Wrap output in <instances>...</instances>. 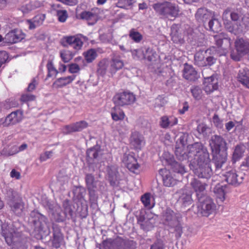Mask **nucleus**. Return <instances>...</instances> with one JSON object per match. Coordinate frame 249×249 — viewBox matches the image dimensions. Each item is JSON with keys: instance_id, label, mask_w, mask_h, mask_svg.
<instances>
[{"instance_id": "nucleus-1", "label": "nucleus", "mask_w": 249, "mask_h": 249, "mask_svg": "<svg viewBox=\"0 0 249 249\" xmlns=\"http://www.w3.org/2000/svg\"><path fill=\"white\" fill-rule=\"evenodd\" d=\"M189 147V157L194 158L190 168L194 174L201 178H210L213 175L211 160L206 147L200 142H195Z\"/></svg>"}, {"instance_id": "nucleus-2", "label": "nucleus", "mask_w": 249, "mask_h": 249, "mask_svg": "<svg viewBox=\"0 0 249 249\" xmlns=\"http://www.w3.org/2000/svg\"><path fill=\"white\" fill-rule=\"evenodd\" d=\"M16 224H2L1 234L7 244L12 246V249H25L27 246L28 239L21 234L18 228H14Z\"/></svg>"}, {"instance_id": "nucleus-3", "label": "nucleus", "mask_w": 249, "mask_h": 249, "mask_svg": "<svg viewBox=\"0 0 249 249\" xmlns=\"http://www.w3.org/2000/svg\"><path fill=\"white\" fill-rule=\"evenodd\" d=\"M209 144L216 170L219 169L227 160V142L223 137L215 135L211 137Z\"/></svg>"}, {"instance_id": "nucleus-4", "label": "nucleus", "mask_w": 249, "mask_h": 249, "mask_svg": "<svg viewBox=\"0 0 249 249\" xmlns=\"http://www.w3.org/2000/svg\"><path fill=\"white\" fill-rule=\"evenodd\" d=\"M152 7L158 16L164 18H176L179 14L178 5L170 1L158 2L153 4Z\"/></svg>"}, {"instance_id": "nucleus-5", "label": "nucleus", "mask_w": 249, "mask_h": 249, "mask_svg": "<svg viewBox=\"0 0 249 249\" xmlns=\"http://www.w3.org/2000/svg\"><path fill=\"white\" fill-rule=\"evenodd\" d=\"M28 223L31 229L38 233L45 231L47 227L45 216L36 211L31 213Z\"/></svg>"}, {"instance_id": "nucleus-6", "label": "nucleus", "mask_w": 249, "mask_h": 249, "mask_svg": "<svg viewBox=\"0 0 249 249\" xmlns=\"http://www.w3.org/2000/svg\"><path fill=\"white\" fill-rule=\"evenodd\" d=\"M198 206V212L203 216L208 217L216 211V205L209 196H204Z\"/></svg>"}, {"instance_id": "nucleus-7", "label": "nucleus", "mask_w": 249, "mask_h": 249, "mask_svg": "<svg viewBox=\"0 0 249 249\" xmlns=\"http://www.w3.org/2000/svg\"><path fill=\"white\" fill-rule=\"evenodd\" d=\"M225 180L231 185L237 186L242 183L244 175L242 173H237L235 169H231L224 175Z\"/></svg>"}, {"instance_id": "nucleus-8", "label": "nucleus", "mask_w": 249, "mask_h": 249, "mask_svg": "<svg viewBox=\"0 0 249 249\" xmlns=\"http://www.w3.org/2000/svg\"><path fill=\"white\" fill-rule=\"evenodd\" d=\"M135 96L131 92H124L116 94L113 98L115 105L119 106L129 105L134 102Z\"/></svg>"}, {"instance_id": "nucleus-9", "label": "nucleus", "mask_w": 249, "mask_h": 249, "mask_svg": "<svg viewBox=\"0 0 249 249\" xmlns=\"http://www.w3.org/2000/svg\"><path fill=\"white\" fill-rule=\"evenodd\" d=\"M25 37L21 30L14 29L7 33L4 37V43L8 44L17 43L21 41Z\"/></svg>"}, {"instance_id": "nucleus-10", "label": "nucleus", "mask_w": 249, "mask_h": 249, "mask_svg": "<svg viewBox=\"0 0 249 249\" xmlns=\"http://www.w3.org/2000/svg\"><path fill=\"white\" fill-rule=\"evenodd\" d=\"M122 162L125 167L131 172L136 173L140 167L136 158L132 155L125 153L122 158Z\"/></svg>"}, {"instance_id": "nucleus-11", "label": "nucleus", "mask_w": 249, "mask_h": 249, "mask_svg": "<svg viewBox=\"0 0 249 249\" xmlns=\"http://www.w3.org/2000/svg\"><path fill=\"white\" fill-rule=\"evenodd\" d=\"M190 185L196 193L198 200L201 201L204 196H205L204 193L207 184L194 178L192 179Z\"/></svg>"}, {"instance_id": "nucleus-12", "label": "nucleus", "mask_w": 249, "mask_h": 249, "mask_svg": "<svg viewBox=\"0 0 249 249\" xmlns=\"http://www.w3.org/2000/svg\"><path fill=\"white\" fill-rule=\"evenodd\" d=\"M204 90L207 94H210L218 89V81L216 75H212L211 76L204 77L203 82Z\"/></svg>"}, {"instance_id": "nucleus-13", "label": "nucleus", "mask_w": 249, "mask_h": 249, "mask_svg": "<svg viewBox=\"0 0 249 249\" xmlns=\"http://www.w3.org/2000/svg\"><path fill=\"white\" fill-rule=\"evenodd\" d=\"M162 216L164 224L167 226L179 219H182V216L180 214L176 213L170 208H167L163 211Z\"/></svg>"}, {"instance_id": "nucleus-14", "label": "nucleus", "mask_w": 249, "mask_h": 249, "mask_svg": "<svg viewBox=\"0 0 249 249\" xmlns=\"http://www.w3.org/2000/svg\"><path fill=\"white\" fill-rule=\"evenodd\" d=\"M171 39L174 43L177 44H183L184 40V31L177 24H173L171 28Z\"/></svg>"}, {"instance_id": "nucleus-15", "label": "nucleus", "mask_w": 249, "mask_h": 249, "mask_svg": "<svg viewBox=\"0 0 249 249\" xmlns=\"http://www.w3.org/2000/svg\"><path fill=\"white\" fill-rule=\"evenodd\" d=\"M215 44L218 48L221 47L223 50H226L231 45V40L226 34L221 33L214 36Z\"/></svg>"}, {"instance_id": "nucleus-16", "label": "nucleus", "mask_w": 249, "mask_h": 249, "mask_svg": "<svg viewBox=\"0 0 249 249\" xmlns=\"http://www.w3.org/2000/svg\"><path fill=\"white\" fill-rule=\"evenodd\" d=\"M124 66V62L119 56H114L112 58L108 70L109 76H113L118 71L122 69Z\"/></svg>"}, {"instance_id": "nucleus-17", "label": "nucleus", "mask_w": 249, "mask_h": 249, "mask_svg": "<svg viewBox=\"0 0 249 249\" xmlns=\"http://www.w3.org/2000/svg\"><path fill=\"white\" fill-rule=\"evenodd\" d=\"M182 75L185 79L190 81H195L199 78V75L195 69L187 63L184 65Z\"/></svg>"}, {"instance_id": "nucleus-18", "label": "nucleus", "mask_w": 249, "mask_h": 249, "mask_svg": "<svg viewBox=\"0 0 249 249\" xmlns=\"http://www.w3.org/2000/svg\"><path fill=\"white\" fill-rule=\"evenodd\" d=\"M214 49V47H212L209 49L203 51L200 50L196 53L195 55V64L199 67H205V58L207 54H211V52Z\"/></svg>"}, {"instance_id": "nucleus-19", "label": "nucleus", "mask_w": 249, "mask_h": 249, "mask_svg": "<svg viewBox=\"0 0 249 249\" xmlns=\"http://www.w3.org/2000/svg\"><path fill=\"white\" fill-rule=\"evenodd\" d=\"M236 77L238 81L244 87L249 89V69L248 68L240 69Z\"/></svg>"}, {"instance_id": "nucleus-20", "label": "nucleus", "mask_w": 249, "mask_h": 249, "mask_svg": "<svg viewBox=\"0 0 249 249\" xmlns=\"http://www.w3.org/2000/svg\"><path fill=\"white\" fill-rule=\"evenodd\" d=\"M22 117L21 110H16L12 112L5 119V126H8L19 122L21 120Z\"/></svg>"}, {"instance_id": "nucleus-21", "label": "nucleus", "mask_w": 249, "mask_h": 249, "mask_svg": "<svg viewBox=\"0 0 249 249\" xmlns=\"http://www.w3.org/2000/svg\"><path fill=\"white\" fill-rule=\"evenodd\" d=\"M159 172L162 176L163 183L165 186L172 187L177 184V180L172 177L168 170L166 169H160Z\"/></svg>"}, {"instance_id": "nucleus-22", "label": "nucleus", "mask_w": 249, "mask_h": 249, "mask_svg": "<svg viewBox=\"0 0 249 249\" xmlns=\"http://www.w3.org/2000/svg\"><path fill=\"white\" fill-rule=\"evenodd\" d=\"M127 240H125L122 237H117L113 240H107L104 242L103 245L106 249H109L111 247H115L117 249H119L121 246H124Z\"/></svg>"}, {"instance_id": "nucleus-23", "label": "nucleus", "mask_w": 249, "mask_h": 249, "mask_svg": "<svg viewBox=\"0 0 249 249\" xmlns=\"http://www.w3.org/2000/svg\"><path fill=\"white\" fill-rule=\"evenodd\" d=\"M235 46L238 53L240 54H244L249 52V42L242 38L236 40Z\"/></svg>"}, {"instance_id": "nucleus-24", "label": "nucleus", "mask_w": 249, "mask_h": 249, "mask_svg": "<svg viewBox=\"0 0 249 249\" xmlns=\"http://www.w3.org/2000/svg\"><path fill=\"white\" fill-rule=\"evenodd\" d=\"M195 16L198 22L204 23L212 18V13L206 8H201L197 10Z\"/></svg>"}, {"instance_id": "nucleus-25", "label": "nucleus", "mask_w": 249, "mask_h": 249, "mask_svg": "<svg viewBox=\"0 0 249 249\" xmlns=\"http://www.w3.org/2000/svg\"><path fill=\"white\" fill-rule=\"evenodd\" d=\"M181 220L182 219H179L168 226L170 232L175 234V237L177 239H179L183 233V227L181 224Z\"/></svg>"}, {"instance_id": "nucleus-26", "label": "nucleus", "mask_w": 249, "mask_h": 249, "mask_svg": "<svg viewBox=\"0 0 249 249\" xmlns=\"http://www.w3.org/2000/svg\"><path fill=\"white\" fill-rule=\"evenodd\" d=\"M12 211L17 215L21 214L24 209V203L21 199L11 200L9 202Z\"/></svg>"}, {"instance_id": "nucleus-27", "label": "nucleus", "mask_w": 249, "mask_h": 249, "mask_svg": "<svg viewBox=\"0 0 249 249\" xmlns=\"http://www.w3.org/2000/svg\"><path fill=\"white\" fill-rule=\"evenodd\" d=\"M42 6V3L36 0H31L29 3L21 6L19 10L23 14H28L32 10L39 8Z\"/></svg>"}, {"instance_id": "nucleus-28", "label": "nucleus", "mask_w": 249, "mask_h": 249, "mask_svg": "<svg viewBox=\"0 0 249 249\" xmlns=\"http://www.w3.org/2000/svg\"><path fill=\"white\" fill-rule=\"evenodd\" d=\"M60 44L65 47L74 45V48L78 46V35L64 36L60 40Z\"/></svg>"}, {"instance_id": "nucleus-29", "label": "nucleus", "mask_w": 249, "mask_h": 249, "mask_svg": "<svg viewBox=\"0 0 249 249\" xmlns=\"http://www.w3.org/2000/svg\"><path fill=\"white\" fill-rule=\"evenodd\" d=\"M143 142V138L139 133H133L130 138V144L135 149H141Z\"/></svg>"}, {"instance_id": "nucleus-30", "label": "nucleus", "mask_w": 249, "mask_h": 249, "mask_svg": "<svg viewBox=\"0 0 249 249\" xmlns=\"http://www.w3.org/2000/svg\"><path fill=\"white\" fill-rule=\"evenodd\" d=\"M178 200L184 206L191 205L193 201L191 192L185 188L182 189L181 190V195L179 196Z\"/></svg>"}, {"instance_id": "nucleus-31", "label": "nucleus", "mask_w": 249, "mask_h": 249, "mask_svg": "<svg viewBox=\"0 0 249 249\" xmlns=\"http://www.w3.org/2000/svg\"><path fill=\"white\" fill-rule=\"evenodd\" d=\"M80 18L87 21L89 25H93L97 21L98 16L94 13L90 11H84L80 14Z\"/></svg>"}, {"instance_id": "nucleus-32", "label": "nucleus", "mask_w": 249, "mask_h": 249, "mask_svg": "<svg viewBox=\"0 0 249 249\" xmlns=\"http://www.w3.org/2000/svg\"><path fill=\"white\" fill-rule=\"evenodd\" d=\"M227 187L226 185H223L220 183L217 184L213 189V192L218 199L217 201L223 202L225 199V189Z\"/></svg>"}, {"instance_id": "nucleus-33", "label": "nucleus", "mask_w": 249, "mask_h": 249, "mask_svg": "<svg viewBox=\"0 0 249 249\" xmlns=\"http://www.w3.org/2000/svg\"><path fill=\"white\" fill-rule=\"evenodd\" d=\"M87 188L90 192L92 191L94 192L95 191H99L101 194H103L106 189V185L102 181L94 180L92 182L91 185L88 186Z\"/></svg>"}, {"instance_id": "nucleus-34", "label": "nucleus", "mask_w": 249, "mask_h": 249, "mask_svg": "<svg viewBox=\"0 0 249 249\" xmlns=\"http://www.w3.org/2000/svg\"><path fill=\"white\" fill-rule=\"evenodd\" d=\"M192 144H191V145ZM190 145H188L187 146V149H188V153H186V151L184 149V144H182L181 146L180 147H177L176 148L175 150V154L176 156L179 159V160H183L184 159L187 158L191 162L192 161V160L194 159V158H189V146H190Z\"/></svg>"}, {"instance_id": "nucleus-35", "label": "nucleus", "mask_w": 249, "mask_h": 249, "mask_svg": "<svg viewBox=\"0 0 249 249\" xmlns=\"http://www.w3.org/2000/svg\"><path fill=\"white\" fill-rule=\"evenodd\" d=\"M137 222L140 225L141 229L144 231H149L153 227L152 223L150 222V219H146L143 215H140L138 217Z\"/></svg>"}, {"instance_id": "nucleus-36", "label": "nucleus", "mask_w": 249, "mask_h": 249, "mask_svg": "<svg viewBox=\"0 0 249 249\" xmlns=\"http://www.w3.org/2000/svg\"><path fill=\"white\" fill-rule=\"evenodd\" d=\"M246 147L243 144L237 145L232 154V158L234 160H239L243 155Z\"/></svg>"}, {"instance_id": "nucleus-37", "label": "nucleus", "mask_w": 249, "mask_h": 249, "mask_svg": "<svg viewBox=\"0 0 249 249\" xmlns=\"http://www.w3.org/2000/svg\"><path fill=\"white\" fill-rule=\"evenodd\" d=\"M220 27L221 25L220 22L218 19L214 18L209 20L208 27H206V28L210 31L217 32L220 30Z\"/></svg>"}, {"instance_id": "nucleus-38", "label": "nucleus", "mask_w": 249, "mask_h": 249, "mask_svg": "<svg viewBox=\"0 0 249 249\" xmlns=\"http://www.w3.org/2000/svg\"><path fill=\"white\" fill-rule=\"evenodd\" d=\"M75 75L68 76L58 78L54 84L58 87H62L70 83L75 78Z\"/></svg>"}, {"instance_id": "nucleus-39", "label": "nucleus", "mask_w": 249, "mask_h": 249, "mask_svg": "<svg viewBox=\"0 0 249 249\" xmlns=\"http://www.w3.org/2000/svg\"><path fill=\"white\" fill-rule=\"evenodd\" d=\"M131 52L133 59L138 60L145 59L144 47L131 50Z\"/></svg>"}, {"instance_id": "nucleus-40", "label": "nucleus", "mask_w": 249, "mask_h": 249, "mask_svg": "<svg viewBox=\"0 0 249 249\" xmlns=\"http://www.w3.org/2000/svg\"><path fill=\"white\" fill-rule=\"evenodd\" d=\"M129 38L136 43L140 42L143 38L142 35L135 29H131L129 32Z\"/></svg>"}, {"instance_id": "nucleus-41", "label": "nucleus", "mask_w": 249, "mask_h": 249, "mask_svg": "<svg viewBox=\"0 0 249 249\" xmlns=\"http://www.w3.org/2000/svg\"><path fill=\"white\" fill-rule=\"evenodd\" d=\"M98 67L97 72L101 76H104L107 73H108V70L109 66L108 65L106 61L102 60L100 61L99 63ZM108 74H109V73Z\"/></svg>"}, {"instance_id": "nucleus-42", "label": "nucleus", "mask_w": 249, "mask_h": 249, "mask_svg": "<svg viewBox=\"0 0 249 249\" xmlns=\"http://www.w3.org/2000/svg\"><path fill=\"white\" fill-rule=\"evenodd\" d=\"M18 153V146L14 145L9 148H4L1 151V155L4 156H10Z\"/></svg>"}, {"instance_id": "nucleus-43", "label": "nucleus", "mask_w": 249, "mask_h": 249, "mask_svg": "<svg viewBox=\"0 0 249 249\" xmlns=\"http://www.w3.org/2000/svg\"><path fill=\"white\" fill-rule=\"evenodd\" d=\"M99 151L92 147L87 151V159L88 161L90 162L91 160L96 159L99 155Z\"/></svg>"}, {"instance_id": "nucleus-44", "label": "nucleus", "mask_w": 249, "mask_h": 249, "mask_svg": "<svg viewBox=\"0 0 249 249\" xmlns=\"http://www.w3.org/2000/svg\"><path fill=\"white\" fill-rule=\"evenodd\" d=\"M60 54L62 61L64 63L68 62L73 56V54L70 51L67 50H61Z\"/></svg>"}, {"instance_id": "nucleus-45", "label": "nucleus", "mask_w": 249, "mask_h": 249, "mask_svg": "<svg viewBox=\"0 0 249 249\" xmlns=\"http://www.w3.org/2000/svg\"><path fill=\"white\" fill-rule=\"evenodd\" d=\"M86 61L90 63L94 60L97 56L96 52L94 49H90L84 53Z\"/></svg>"}, {"instance_id": "nucleus-46", "label": "nucleus", "mask_w": 249, "mask_h": 249, "mask_svg": "<svg viewBox=\"0 0 249 249\" xmlns=\"http://www.w3.org/2000/svg\"><path fill=\"white\" fill-rule=\"evenodd\" d=\"M145 59L151 61L156 57V53L154 50L150 47H144Z\"/></svg>"}, {"instance_id": "nucleus-47", "label": "nucleus", "mask_w": 249, "mask_h": 249, "mask_svg": "<svg viewBox=\"0 0 249 249\" xmlns=\"http://www.w3.org/2000/svg\"><path fill=\"white\" fill-rule=\"evenodd\" d=\"M47 68L48 70L47 78L51 77L53 75H56L58 73L57 70L53 65V62L51 60H49L47 64Z\"/></svg>"}, {"instance_id": "nucleus-48", "label": "nucleus", "mask_w": 249, "mask_h": 249, "mask_svg": "<svg viewBox=\"0 0 249 249\" xmlns=\"http://www.w3.org/2000/svg\"><path fill=\"white\" fill-rule=\"evenodd\" d=\"M191 91L193 97L196 100L201 99L202 95L201 89L198 86H195L191 88Z\"/></svg>"}, {"instance_id": "nucleus-49", "label": "nucleus", "mask_w": 249, "mask_h": 249, "mask_svg": "<svg viewBox=\"0 0 249 249\" xmlns=\"http://www.w3.org/2000/svg\"><path fill=\"white\" fill-rule=\"evenodd\" d=\"M111 114L112 119L115 121L122 120L125 116L122 110H115V111L111 112Z\"/></svg>"}, {"instance_id": "nucleus-50", "label": "nucleus", "mask_w": 249, "mask_h": 249, "mask_svg": "<svg viewBox=\"0 0 249 249\" xmlns=\"http://www.w3.org/2000/svg\"><path fill=\"white\" fill-rule=\"evenodd\" d=\"M141 200L144 207L150 209L153 207L150 203V194L149 193H145L142 195L141 196Z\"/></svg>"}, {"instance_id": "nucleus-51", "label": "nucleus", "mask_w": 249, "mask_h": 249, "mask_svg": "<svg viewBox=\"0 0 249 249\" xmlns=\"http://www.w3.org/2000/svg\"><path fill=\"white\" fill-rule=\"evenodd\" d=\"M36 99V96L32 94L25 93L21 95L20 101L22 103H27L28 102L34 101ZM28 105V104H27Z\"/></svg>"}, {"instance_id": "nucleus-52", "label": "nucleus", "mask_w": 249, "mask_h": 249, "mask_svg": "<svg viewBox=\"0 0 249 249\" xmlns=\"http://www.w3.org/2000/svg\"><path fill=\"white\" fill-rule=\"evenodd\" d=\"M58 20L61 22H64L68 18V13L66 10H59L57 11Z\"/></svg>"}, {"instance_id": "nucleus-53", "label": "nucleus", "mask_w": 249, "mask_h": 249, "mask_svg": "<svg viewBox=\"0 0 249 249\" xmlns=\"http://www.w3.org/2000/svg\"><path fill=\"white\" fill-rule=\"evenodd\" d=\"M215 49H214L211 52V54H207L205 58V63L206 66H211L213 65L216 61V59L213 56V52L215 51Z\"/></svg>"}, {"instance_id": "nucleus-54", "label": "nucleus", "mask_w": 249, "mask_h": 249, "mask_svg": "<svg viewBox=\"0 0 249 249\" xmlns=\"http://www.w3.org/2000/svg\"><path fill=\"white\" fill-rule=\"evenodd\" d=\"M46 18V16L45 14H38L35 16L32 20L34 21V22L36 23L37 26H39L42 24L43 21H44Z\"/></svg>"}, {"instance_id": "nucleus-55", "label": "nucleus", "mask_w": 249, "mask_h": 249, "mask_svg": "<svg viewBox=\"0 0 249 249\" xmlns=\"http://www.w3.org/2000/svg\"><path fill=\"white\" fill-rule=\"evenodd\" d=\"M62 239V235L59 232H54L53 240V246L56 248H58L59 246V243L61 241Z\"/></svg>"}, {"instance_id": "nucleus-56", "label": "nucleus", "mask_w": 249, "mask_h": 249, "mask_svg": "<svg viewBox=\"0 0 249 249\" xmlns=\"http://www.w3.org/2000/svg\"><path fill=\"white\" fill-rule=\"evenodd\" d=\"M173 171L174 172L179 173L182 175L186 172L184 166L177 162L174 165Z\"/></svg>"}, {"instance_id": "nucleus-57", "label": "nucleus", "mask_w": 249, "mask_h": 249, "mask_svg": "<svg viewBox=\"0 0 249 249\" xmlns=\"http://www.w3.org/2000/svg\"><path fill=\"white\" fill-rule=\"evenodd\" d=\"M166 100L161 96H159L155 99V107H162L166 104Z\"/></svg>"}, {"instance_id": "nucleus-58", "label": "nucleus", "mask_w": 249, "mask_h": 249, "mask_svg": "<svg viewBox=\"0 0 249 249\" xmlns=\"http://www.w3.org/2000/svg\"><path fill=\"white\" fill-rule=\"evenodd\" d=\"M170 122L169 118L166 116H163L161 117L160 122V125L163 128H167L169 127Z\"/></svg>"}, {"instance_id": "nucleus-59", "label": "nucleus", "mask_w": 249, "mask_h": 249, "mask_svg": "<svg viewBox=\"0 0 249 249\" xmlns=\"http://www.w3.org/2000/svg\"><path fill=\"white\" fill-rule=\"evenodd\" d=\"M133 0H119L117 3L118 6L123 8H126L133 3Z\"/></svg>"}, {"instance_id": "nucleus-60", "label": "nucleus", "mask_w": 249, "mask_h": 249, "mask_svg": "<svg viewBox=\"0 0 249 249\" xmlns=\"http://www.w3.org/2000/svg\"><path fill=\"white\" fill-rule=\"evenodd\" d=\"M78 130V126L76 124H72L71 125L66 126L63 130V132L64 133L67 134L74 131H77Z\"/></svg>"}, {"instance_id": "nucleus-61", "label": "nucleus", "mask_w": 249, "mask_h": 249, "mask_svg": "<svg viewBox=\"0 0 249 249\" xmlns=\"http://www.w3.org/2000/svg\"><path fill=\"white\" fill-rule=\"evenodd\" d=\"M8 54L6 51H0V68L2 64L6 63L8 58Z\"/></svg>"}, {"instance_id": "nucleus-62", "label": "nucleus", "mask_w": 249, "mask_h": 249, "mask_svg": "<svg viewBox=\"0 0 249 249\" xmlns=\"http://www.w3.org/2000/svg\"><path fill=\"white\" fill-rule=\"evenodd\" d=\"M56 213H55L53 212L52 213V218L55 220L56 221L60 222L63 220V217L61 215L60 212V209L59 208H57L56 209Z\"/></svg>"}, {"instance_id": "nucleus-63", "label": "nucleus", "mask_w": 249, "mask_h": 249, "mask_svg": "<svg viewBox=\"0 0 249 249\" xmlns=\"http://www.w3.org/2000/svg\"><path fill=\"white\" fill-rule=\"evenodd\" d=\"M208 128V127L206 124L201 123L198 125L197 127V130L199 134L205 135L207 133L206 131Z\"/></svg>"}, {"instance_id": "nucleus-64", "label": "nucleus", "mask_w": 249, "mask_h": 249, "mask_svg": "<svg viewBox=\"0 0 249 249\" xmlns=\"http://www.w3.org/2000/svg\"><path fill=\"white\" fill-rule=\"evenodd\" d=\"M123 249H136V243L133 240H127Z\"/></svg>"}]
</instances>
